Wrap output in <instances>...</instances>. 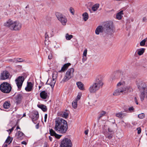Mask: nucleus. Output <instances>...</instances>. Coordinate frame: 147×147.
<instances>
[{"label":"nucleus","mask_w":147,"mask_h":147,"mask_svg":"<svg viewBox=\"0 0 147 147\" xmlns=\"http://www.w3.org/2000/svg\"><path fill=\"white\" fill-rule=\"evenodd\" d=\"M78 101L77 100H74L72 102V106L75 109H76L77 107Z\"/></svg>","instance_id":"obj_31"},{"label":"nucleus","mask_w":147,"mask_h":147,"mask_svg":"<svg viewBox=\"0 0 147 147\" xmlns=\"http://www.w3.org/2000/svg\"><path fill=\"white\" fill-rule=\"evenodd\" d=\"M41 86H39L38 87H39V90H40V89L41 88Z\"/></svg>","instance_id":"obj_62"},{"label":"nucleus","mask_w":147,"mask_h":147,"mask_svg":"<svg viewBox=\"0 0 147 147\" xmlns=\"http://www.w3.org/2000/svg\"><path fill=\"white\" fill-rule=\"evenodd\" d=\"M48 58L49 59H51V58H50V56H48Z\"/></svg>","instance_id":"obj_64"},{"label":"nucleus","mask_w":147,"mask_h":147,"mask_svg":"<svg viewBox=\"0 0 147 147\" xmlns=\"http://www.w3.org/2000/svg\"><path fill=\"white\" fill-rule=\"evenodd\" d=\"M46 146H47V144L46 143H45V144L44 147H46Z\"/></svg>","instance_id":"obj_61"},{"label":"nucleus","mask_w":147,"mask_h":147,"mask_svg":"<svg viewBox=\"0 0 147 147\" xmlns=\"http://www.w3.org/2000/svg\"><path fill=\"white\" fill-rule=\"evenodd\" d=\"M87 57H84V56H83V58H82V61L83 63H84V62L86 61L87 59Z\"/></svg>","instance_id":"obj_43"},{"label":"nucleus","mask_w":147,"mask_h":147,"mask_svg":"<svg viewBox=\"0 0 147 147\" xmlns=\"http://www.w3.org/2000/svg\"><path fill=\"white\" fill-rule=\"evenodd\" d=\"M146 20L147 19L146 18V17H144L143 18V22H145L146 21Z\"/></svg>","instance_id":"obj_52"},{"label":"nucleus","mask_w":147,"mask_h":147,"mask_svg":"<svg viewBox=\"0 0 147 147\" xmlns=\"http://www.w3.org/2000/svg\"><path fill=\"white\" fill-rule=\"evenodd\" d=\"M145 95H146V97L147 98V90H146Z\"/></svg>","instance_id":"obj_57"},{"label":"nucleus","mask_w":147,"mask_h":147,"mask_svg":"<svg viewBox=\"0 0 147 147\" xmlns=\"http://www.w3.org/2000/svg\"><path fill=\"white\" fill-rule=\"evenodd\" d=\"M17 59H13V62H15V63H17V62H18V61H17Z\"/></svg>","instance_id":"obj_48"},{"label":"nucleus","mask_w":147,"mask_h":147,"mask_svg":"<svg viewBox=\"0 0 147 147\" xmlns=\"http://www.w3.org/2000/svg\"><path fill=\"white\" fill-rule=\"evenodd\" d=\"M4 26L10 30L15 31L20 30L22 27L21 23L17 21H13L9 19L4 24Z\"/></svg>","instance_id":"obj_3"},{"label":"nucleus","mask_w":147,"mask_h":147,"mask_svg":"<svg viewBox=\"0 0 147 147\" xmlns=\"http://www.w3.org/2000/svg\"><path fill=\"white\" fill-rule=\"evenodd\" d=\"M14 127H13L11 129H9L8 130H7V131H9L10 132L9 133V134L14 129Z\"/></svg>","instance_id":"obj_42"},{"label":"nucleus","mask_w":147,"mask_h":147,"mask_svg":"<svg viewBox=\"0 0 147 147\" xmlns=\"http://www.w3.org/2000/svg\"><path fill=\"white\" fill-rule=\"evenodd\" d=\"M108 136H106V137L108 138V139H111L113 136V135L112 134H108Z\"/></svg>","instance_id":"obj_40"},{"label":"nucleus","mask_w":147,"mask_h":147,"mask_svg":"<svg viewBox=\"0 0 147 147\" xmlns=\"http://www.w3.org/2000/svg\"><path fill=\"white\" fill-rule=\"evenodd\" d=\"M67 40H70L72 37L73 36L71 35H69L68 33H67L65 36Z\"/></svg>","instance_id":"obj_33"},{"label":"nucleus","mask_w":147,"mask_h":147,"mask_svg":"<svg viewBox=\"0 0 147 147\" xmlns=\"http://www.w3.org/2000/svg\"><path fill=\"white\" fill-rule=\"evenodd\" d=\"M17 61L18 62H22L23 61V60L21 58H17Z\"/></svg>","instance_id":"obj_45"},{"label":"nucleus","mask_w":147,"mask_h":147,"mask_svg":"<svg viewBox=\"0 0 147 147\" xmlns=\"http://www.w3.org/2000/svg\"><path fill=\"white\" fill-rule=\"evenodd\" d=\"M127 114L123 112H121L116 113L115 114V116L116 117L121 119H122L123 118L126 116Z\"/></svg>","instance_id":"obj_19"},{"label":"nucleus","mask_w":147,"mask_h":147,"mask_svg":"<svg viewBox=\"0 0 147 147\" xmlns=\"http://www.w3.org/2000/svg\"><path fill=\"white\" fill-rule=\"evenodd\" d=\"M10 104L9 101H6L3 104V107L5 109H8L10 107Z\"/></svg>","instance_id":"obj_26"},{"label":"nucleus","mask_w":147,"mask_h":147,"mask_svg":"<svg viewBox=\"0 0 147 147\" xmlns=\"http://www.w3.org/2000/svg\"><path fill=\"white\" fill-rule=\"evenodd\" d=\"M40 97L43 99H46L48 96L47 91H43L40 93Z\"/></svg>","instance_id":"obj_18"},{"label":"nucleus","mask_w":147,"mask_h":147,"mask_svg":"<svg viewBox=\"0 0 147 147\" xmlns=\"http://www.w3.org/2000/svg\"><path fill=\"white\" fill-rule=\"evenodd\" d=\"M49 140H50V141H52V138L50 136H49Z\"/></svg>","instance_id":"obj_58"},{"label":"nucleus","mask_w":147,"mask_h":147,"mask_svg":"<svg viewBox=\"0 0 147 147\" xmlns=\"http://www.w3.org/2000/svg\"><path fill=\"white\" fill-rule=\"evenodd\" d=\"M16 136L18 139L22 140L24 138L25 135L22 132L19 131L16 133Z\"/></svg>","instance_id":"obj_13"},{"label":"nucleus","mask_w":147,"mask_h":147,"mask_svg":"<svg viewBox=\"0 0 147 147\" xmlns=\"http://www.w3.org/2000/svg\"><path fill=\"white\" fill-rule=\"evenodd\" d=\"M69 10V11L72 15H74V9L73 8L71 7H70Z\"/></svg>","instance_id":"obj_38"},{"label":"nucleus","mask_w":147,"mask_h":147,"mask_svg":"<svg viewBox=\"0 0 147 147\" xmlns=\"http://www.w3.org/2000/svg\"><path fill=\"white\" fill-rule=\"evenodd\" d=\"M121 123L122 124H123V123H124V122L123 121H121Z\"/></svg>","instance_id":"obj_59"},{"label":"nucleus","mask_w":147,"mask_h":147,"mask_svg":"<svg viewBox=\"0 0 147 147\" xmlns=\"http://www.w3.org/2000/svg\"><path fill=\"white\" fill-rule=\"evenodd\" d=\"M83 19L84 21H86L88 18V15L87 13L85 12L82 14Z\"/></svg>","instance_id":"obj_28"},{"label":"nucleus","mask_w":147,"mask_h":147,"mask_svg":"<svg viewBox=\"0 0 147 147\" xmlns=\"http://www.w3.org/2000/svg\"><path fill=\"white\" fill-rule=\"evenodd\" d=\"M105 33L108 34H111L114 32L113 23L112 21L108 22L105 25Z\"/></svg>","instance_id":"obj_7"},{"label":"nucleus","mask_w":147,"mask_h":147,"mask_svg":"<svg viewBox=\"0 0 147 147\" xmlns=\"http://www.w3.org/2000/svg\"><path fill=\"white\" fill-rule=\"evenodd\" d=\"M108 130L109 132H111L113 131L112 130L109 128L108 129Z\"/></svg>","instance_id":"obj_54"},{"label":"nucleus","mask_w":147,"mask_h":147,"mask_svg":"<svg viewBox=\"0 0 147 147\" xmlns=\"http://www.w3.org/2000/svg\"><path fill=\"white\" fill-rule=\"evenodd\" d=\"M37 107L43 111L46 112L47 111V107L45 105L43 104H38Z\"/></svg>","instance_id":"obj_21"},{"label":"nucleus","mask_w":147,"mask_h":147,"mask_svg":"<svg viewBox=\"0 0 147 147\" xmlns=\"http://www.w3.org/2000/svg\"><path fill=\"white\" fill-rule=\"evenodd\" d=\"M82 93L81 92H79L78 93V95L77 98L75 99V100H77V101H78L81 98V97L82 96Z\"/></svg>","instance_id":"obj_37"},{"label":"nucleus","mask_w":147,"mask_h":147,"mask_svg":"<svg viewBox=\"0 0 147 147\" xmlns=\"http://www.w3.org/2000/svg\"><path fill=\"white\" fill-rule=\"evenodd\" d=\"M145 49L144 48L139 49L137 50L138 54L139 55H141L143 54L144 52Z\"/></svg>","instance_id":"obj_29"},{"label":"nucleus","mask_w":147,"mask_h":147,"mask_svg":"<svg viewBox=\"0 0 147 147\" xmlns=\"http://www.w3.org/2000/svg\"><path fill=\"white\" fill-rule=\"evenodd\" d=\"M33 123H36V121L39 118V114L38 112L35 111L33 112L32 114V116L31 117Z\"/></svg>","instance_id":"obj_12"},{"label":"nucleus","mask_w":147,"mask_h":147,"mask_svg":"<svg viewBox=\"0 0 147 147\" xmlns=\"http://www.w3.org/2000/svg\"><path fill=\"white\" fill-rule=\"evenodd\" d=\"M144 91L142 92L140 95V100L142 101H143L144 99L146 93V89H144Z\"/></svg>","instance_id":"obj_25"},{"label":"nucleus","mask_w":147,"mask_h":147,"mask_svg":"<svg viewBox=\"0 0 147 147\" xmlns=\"http://www.w3.org/2000/svg\"><path fill=\"white\" fill-rule=\"evenodd\" d=\"M22 96L21 94H18L16 97V102L17 104H19L21 102Z\"/></svg>","instance_id":"obj_20"},{"label":"nucleus","mask_w":147,"mask_h":147,"mask_svg":"<svg viewBox=\"0 0 147 147\" xmlns=\"http://www.w3.org/2000/svg\"><path fill=\"white\" fill-rule=\"evenodd\" d=\"M134 109L133 107H130L128 108V110L130 112H132L134 111Z\"/></svg>","instance_id":"obj_41"},{"label":"nucleus","mask_w":147,"mask_h":147,"mask_svg":"<svg viewBox=\"0 0 147 147\" xmlns=\"http://www.w3.org/2000/svg\"><path fill=\"white\" fill-rule=\"evenodd\" d=\"M88 130H86L85 131L84 133L86 135H87L88 134Z\"/></svg>","instance_id":"obj_53"},{"label":"nucleus","mask_w":147,"mask_h":147,"mask_svg":"<svg viewBox=\"0 0 147 147\" xmlns=\"http://www.w3.org/2000/svg\"><path fill=\"white\" fill-rule=\"evenodd\" d=\"M55 125L54 129L56 131L60 133H65L67 129V121L61 118L58 117L55 121Z\"/></svg>","instance_id":"obj_2"},{"label":"nucleus","mask_w":147,"mask_h":147,"mask_svg":"<svg viewBox=\"0 0 147 147\" xmlns=\"http://www.w3.org/2000/svg\"><path fill=\"white\" fill-rule=\"evenodd\" d=\"M135 101L136 104L138 105V102L137 100L136 97L135 98Z\"/></svg>","instance_id":"obj_50"},{"label":"nucleus","mask_w":147,"mask_h":147,"mask_svg":"<svg viewBox=\"0 0 147 147\" xmlns=\"http://www.w3.org/2000/svg\"><path fill=\"white\" fill-rule=\"evenodd\" d=\"M104 30L103 27L102 26H99L96 28L95 32L96 34L98 35L100 33L102 32Z\"/></svg>","instance_id":"obj_17"},{"label":"nucleus","mask_w":147,"mask_h":147,"mask_svg":"<svg viewBox=\"0 0 147 147\" xmlns=\"http://www.w3.org/2000/svg\"><path fill=\"white\" fill-rule=\"evenodd\" d=\"M145 116V115L144 113H141L138 115V117L140 119H142L144 118Z\"/></svg>","instance_id":"obj_36"},{"label":"nucleus","mask_w":147,"mask_h":147,"mask_svg":"<svg viewBox=\"0 0 147 147\" xmlns=\"http://www.w3.org/2000/svg\"><path fill=\"white\" fill-rule=\"evenodd\" d=\"M33 84L31 82H28L27 86L25 88V90L27 92L31 91L33 89Z\"/></svg>","instance_id":"obj_15"},{"label":"nucleus","mask_w":147,"mask_h":147,"mask_svg":"<svg viewBox=\"0 0 147 147\" xmlns=\"http://www.w3.org/2000/svg\"><path fill=\"white\" fill-rule=\"evenodd\" d=\"M11 87L10 84L7 82L2 83L0 86V90L3 93H8L11 90Z\"/></svg>","instance_id":"obj_6"},{"label":"nucleus","mask_w":147,"mask_h":147,"mask_svg":"<svg viewBox=\"0 0 147 147\" xmlns=\"http://www.w3.org/2000/svg\"><path fill=\"white\" fill-rule=\"evenodd\" d=\"M137 84L138 88L139 89L140 88V86L139 84H138V83H137Z\"/></svg>","instance_id":"obj_56"},{"label":"nucleus","mask_w":147,"mask_h":147,"mask_svg":"<svg viewBox=\"0 0 147 147\" xmlns=\"http://www.w3.org/2000/svg\"><path fill=\"white\" fill-rule=\"evenodd\" d=\"M123 11L122 10L117 14L116 15V18L118 20H120L121 19L122 17V15H123Z\"/></svg>","instance_id":"obj_24"},{"label":"nucleus","mask_w":147,"mask_h":147,"mask_svg":"<svg viewBox=\"0 0 147 147\" xmlns=\"http://www.w3.org/2000/svg\"><path fill=\"white\" fill-rule=\"evenodd\" d=\"M103 83L102 80L100 76H98L94 82L91 85L89 88V90L90 93H94L102 87Z\"/></svg>","instance_id":"obj_4"},{"label":"nucleus","mask_w":147,"mask_h":147,"mask_svg":"<svg viewBox=\"0 0 147 147\" xmlns=\"http://www.w3.org/2000/svg\"><path fill=\"white\" fill-rule=\"evenodd\" d=\"M138 130V134H140L141 132V129L140 127H138L137 129Z\"/></svg>","instance_id":"obj_44"},{"label":"nucleus","mask_w":147,"mask_h":147,"mask_svg":"<svg viewBox=\"0 0 147 147\" xmlns=\"http://www.w3.org/2000/svg\"><path fill=\"white\" fill-rule=\"evenodd\" d=\"M13 138H11L10 136H8L6 140L5 143H8L9 144L13 140Z\"/></svg>","instance_id":"obj_30"},{"label":"nucleus","mask_w":147,"mask_h":147,"mask_svg":"<svg viewBox=\"0 0 147 147\" xmlns=\"http://www.w3.org/2000/svg\"><path fill=\"white\" fill-rule=\"evenodd\" d=\"M71 140L67 138L63 139L61 142L60 147H72Z\"/></svg>","instance_id":"obj_9"},{"label":"nucleus","mask_w":147,"mask_h":147,"mask_svg":"<svg viewBox=\"0 0 147 147\" xmlns=\"http://www.w3.org/2000/svg\"><path fill=\"white\" fill-rule=\"evenodd\" d=\"M68 113L65 112H63V114L62 115V116L65 118H67L68 117Z\"/></svg>","instance_id":"obj_35"},{"label":"nucleus","mask_w":147,"mask_h":147,"mask_svg":"<svg viewBox=\"0 0 147 147\" xmlns=\"http://www.w3.org/2000/svg\"><path fill=\"white\" fill-rule=\"evenodd\" d=\"M25 116H26V114L25 113L23 115V116L24 117Z\"/></svg>","instance_id":"obj_63"},{"label":"nucleus","mask_w":147,"mask_h":147,"mask_svg":"<svg viewBox=\"0 0 147 147\" xmlns=\"http://www.w3.org/2000/svg\"><path fill=\"white\" fill-rule=\"evenodd\" d=\"M50 133L51 136H54L56 138L59 139L62 136L61 135H59L57 134L55 131L52 129H51L49 131Z\"/></svg>","instance_id":"obj_16"},{"label":"nucleus","mask_w":147,"mask_h":147,"mask_svg":"<svg viewBox=\"0 0 147 147\" xmlns=\"http://www.w3.org/2000/svg\"><path fill=\"white\" fill-rule=\"evenodd\" d=\"M147 41V37L145 39L142 40L140 43V45L141 46H144L145 44V42Z\"/></svg>","instance_id":"obj_34"},{"label":"nucleus","mask_w":147,"mask_h":147,"mask_svg":"<svg viewBox=\"0 0 147 147\" xmlns=\"http://www.w3.org/2000/svg\"><path fill=\"white\" fill-rule=\"evenodd\" d=\"M56 15L58 20L61 22L63 26H65L67 22V19L65 17L59 13H56Z\"/></svg>","instance_id":"obj_8"},{"label":"nucleus","mask_w":147,"mask_h":147,"mask_svg":"<svg viewBox=\"0 0 147 147\" xmlns=\"http://www.w3.org/2000/svg\"><path fill=\"white\" fill-rule=\"evenodd\" d=\"M74 69L71 68L69 69L66 72L65 76L61 82H65L67 81L74 76Z\"/></svg>","instance_id":"obj_5"},{"label":"nucleus","mask_w":147,"mask_h":147,"mask_svg":"<svg viewBox=\"0 0 147 147\" xmlns=\"http://www.w3.org/2000/svg\"><path fill=\"white\" fill-rule=\"evenodd\" d=\"M99 5L98 4H96L94 5L92 7V9L94 11H96L99 8Z\"/></svg>","instance_id":"obj_32"},{"label":"nucleus","mask_w":147,"mask_h":147,"mask_svg":"<svg viewBox=\"0 0 147 147\" xmlns=\"http://www.w3.org/2000/svg\"><path fill=\"white\" fill-rule=\"evenodd\" d=\"M56 76H54V74H53L52 76V80H51V81L50 83L48 84L50 85L52 88H53L56 83Z\"/></svg>","instance_id":"obj_14"},{"label":"nucleus","mask_w":147,"mask_h":147,"mask_svg":"<svg viewBox=\"0 0 147 147\" xmlns=\"http://www.w3.org/2000/svg\"><path fill=\"white\" fill-rule=\"evenodd\" d=\"M36 128L37 129H38L39 128V124L38 123L36 125Z\"/></svg>","instance_id":"obj_51"},{"label":"nucleus","mask_w":147,"mask_h":147,"mask_svg":"<svg viewBox=\"0 0 147 147\" xmlns=\"http://www.w3.org/2000/svg\"><path fill=\"white\" fill-rule=\"evenodd\" d=\"M49 36L48 34H47V33H46L45 34V41H46V40L47 38H48L49 37Z\"/></svg>","instance_id":"obj_46"},{"label":"nucleus","mask_w":147,"mask_h":147,"mask_svg":"<svg viewBox=\"0 0 147 147\" xmlns=\"http://www.w3.org/2000/svg\"><path fill=\"white\" fill-rule=\"evenodd\" d=\"M125 82L123 80H121L117 85V88L113 92L114 96H118L121 94H125L132 91L131 87L129 86H125Z\"/></svg>","instance_id":"obj_1"},{"label":"nucleus","mask_w":147,"mask_h":147,"mask_svg":"<svg viewBox=\"0 0 147 147\" xmlns=\"http://www.w3.org/2000/svg\"><path fill=\"white\" fill-rule=\"evenodd\" d=\"M7 147V145L5 144H4L2 146V147Z\"/></svg>","instance_id":"obj_55"},{"label":"nucleus","mask_w":147,"mask_h":147,"mask_svg":"<svg viewBox=\"0 0 147 147\" xmlns=\"http://www.w3.org/2000/svg\"><path fill=\"white\" fill-rule=\"evenodd\" d=\"M10 75L9 72L6 70L3 71L0 74V79L1 80H5L9 78Z\"/></svg>","instance_id":"obj_11"},{"label":"nucleus","mask_w":147,"mask_h":147,"mask_svg":"<svg viewBox=\"0 0 147 147\" xmlns=\"http://www.w3.org/2000/svg\"><path fill=\"white\" fill-rule=\"evenodd\" d=\"M87 49H86L84 50L83 54V56L84 57H86L87 54Z\"/></svg>","instance_id":"obj_39"},{"label":"nucleus","mask_w":147,"mask_h":147,"mask_svg":"<svg viewBox=\"0 0 147 147\" xmlns=\"http://www.w3.org/2000/svg\"><path fill=\"white\" fill-rule=\"evenodd\" d=\"M106 112L104 111H101L99 113V115L97 117V120L99 121L100 118L105 115Z\"/></svg>","instance_id":"obj_23"},{"label":"nucleus","mask_w":147,"mask_h":147,"mask_svg":"<svg viewBox=\"0 0 147 147\" xmlns=\"http://www.w3.org/2000/svg\"><path fill=\"white\" fill-rule=\"evenodd\" d=\"M77 85L78 87L81 90H83L84 89L83 84L81 82H77Z\"/></svg>","instance_id":"obj_27"},{"label":"nucleus","mask_w":147,"mask_h":147,"mask_svg":"<svg viewBox=\"0 0 147 147\" xmlns=\"http://www.w3.org/2000/svg\"><path fill=\"white\" fill-rule=\"evenodd\" d=\"M47 117V114H45V117H44V118H45L44 121L45 122H46V121Z\"/></svg>","instance_id":"obj_47"},{"label":"nucleus","mask_w":147,"mask_h":147,"mask_svg":"<svg viewBox=\"0 0 147 147\" xmlns=\"http://www.w3.org/2000/svg\"><path fill=\"white\" fill-rule=\"evenodd\" d=\"M27 142L25 141H23L21 142V144H24V145H25L27 144Z\"/></svg>","instance_id":"obj_49"},{"label":"nucleus","mask_w":147,"mask_h":147,"mask_svg":"<svg viewBox=\"0 0 147 147\" xmlns=\"http://www.w3.org/2000/svg\"><path fill=\"white\" fill-rule=\"evenodd\" d=\"M71 65L70 63H67L65 64L62 67L61 70L59 71V72H61V71H64L66 70L68 68V67Z\"/></svg>","instance_id":"obj_22"},{"label":"nucleus","mask_w":147,"mask_h":147,"mask_svg":"<svg viewBox=\"0 0 147 147\" xmlns=\"http://www.w3.org/2000/svg\"><path fill=\"white\" fill-rule=\"evenodd\" d=\"M20 129V128L19 126H17L16 127V129Z\"/></svg>","instance_id":"obj_60"},{"label":"nucleus","mask_w":147,"mask_h":147,"mask_svg":"<svg viewBox=\"0 0 147 147\" xmlns=\"http://www.w3.org/2000/svg\"><path fill=\"white\" fill-rule=\"evenodd\" d=\"M24 76H20L15 80V82L16 85L18 89H20L21 88L23 83L24 81Z\"/></svg>","instance_id":"obj_10"}]
</instances>
